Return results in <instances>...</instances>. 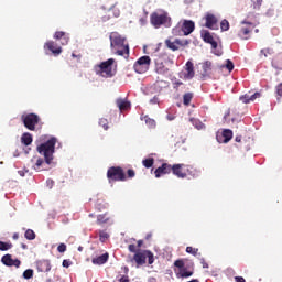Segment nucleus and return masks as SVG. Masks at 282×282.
Masks as SVG:
<instances>
[{
  "label": "nucleus",
  "mask_w": 282,
  "mask_h": 282,
  "mask_svg": "<svg viewBox=\"0 0 282 282\" xmlns=\"http://www.w3.org/2000/svg\"><path fill=\"white\" fill-rule=\"evenodd\" d=\"M109 39L113 54L129 58V43H127V37H123L118 32H111Z\"/></svg>",
  "instance_id": "obj_1"
},
{
  "label": "nucleus",
  "mask_w": 282,
  "mask_h": 282,
  "mask_svg": "<svg viewBox=\"0 0 282 282\" xmlns=\"http://www.w3.org/2000/svg\"><path fill=\"white\" fill-rule=\"evenodd\" d=\"M36 151L37 153H40V155L44 156L47 166H50V164H52L54 160V153L56 151V138L53 137L46 142L41 143L40 145H37Z\"/></svg>",
  "instance_id": "obj_2"
},
{
  "label": "nucleus",
  "mask_w": 282,
  "mask_h": 282,
  "mask_svg": "<svg viewBox=\"0 0 282 282\" xmlns=\"http://www.w3.org/2000/svg\"><path fill=\"white\" fill-rule=\"evenodd\" d=\"M172 173L180 180H186V177H197L198 175V172L195 167L184 163L173 164Z\"/></svg>",
  "instance_id": "obj_3"
},
{
  "label": "nucleus",
  "mask_w": 282,
  "mask_h": 282,
  "mask_svg": "<svg viewBox=\"0 0 282 282\" xmlns=\"http://www.w3.org/2000/svg\"><path fill=\"white\" fill-rule=\"evenodd\" d=\"M147 259H148L149 265H153V263L155 262V258L153 256V252H151V250L137 251L133 258L131 259V262L135 263V268H142V265L147 264Z\"/></svg>",
  "instance_id": "obj_4"
},
{
  "label": "nucleus",
  "mask_w": 282,
  "mask_h": 282,
  "mask_svg": "<svg viewBox=\"0 0 282 282\" xmlns=\"http://www.w3.org/2000/svg\"><path fill=\"white\" fill-rule=\"evenodd\" d=\"M113 63L116 59L109 58L106 62H101L99 65L95 66V72L98 76L102 78H112L113 76Z\"/></svg>",
  "instance_id": "obj_5"
},
{
  "label": "nucleus",
  "mask_w": 282,
  "mask_h": 282,
  "mask_svg": "<svg viewBox=\"0 0 282 282\" xmlns=\"http://www.w3.org/2000/svg\"><path fill=\"white\" fill-rule=\"evenodd\" d=\"M107 180L109 184L113 182H127V174L121 166H111L107 171Z\"/></svg>",
  "instance_id": "obj_6"
},
{
  "label": "nucleus",
  "mask_w": 282,
  "mask_h": 282,
  "mask_svg": "<svg viewBox=\"0 0 282 282\" xmlns=\"http://www.w3.org/2000/svg\"><path fill=\"white\" fill-rule=\"evenodd\" d=\"M151 24L158 30L164 25L165 28H171V19L166 13L153 12L150 15Z\"/></svg>",
  "instance_id": "obj_7"
},
{
  "label": "nucleus",
  "mask_w": 282,
  "mask_h": 282,
  "mask_svg": "<svg viewBox=\"0 0 282 282\" xmlns=\"http://www.w3.org/2000/svg\"><path fill=\"white\" fill-rule=\"evenodd\" d=\"M174 268L178 269V272H176L177 279H188L195 274L193 267H186L183 259L175 260Z\"/></svg>",
  "instance_id": "obj_8"
},
{
  "label": "nucleus",
  "mask_w": 282,
  "mask_h": 282,
  "mask_svg": "<svg viewBox=\"0 0 282 282\" xmlns=\"http://www.w3.org/2000/svg\"><path fill=\"white\" fill-rule=\"evenodd\" d=\"M21 120L29 131H36V127H39V123L41 122V117L39 115L31 112L26 115L21 116Z\"/></svg>",
  "instance_id": "obj_9"
},
{
  "label": "nucleus",
  "mask_w": 282,
  "mask_h": 282,
  "mask_svg": "<svg viewBox=\"0 0 282 282\" xmlns=\"http://www.w3.org/2000/svg\"><path fill=\"white\" fill-rule=\"evenodd\" d=\"M150 67H151V57L147 55L141 56L133 65V69L134 72H137V74H147Z\"/></svg>",
  "instance_id": "obj_10"
},
{
  "label": "nucleus",
  "mask_w": 282,
  "mask_h": 282,
  "mask_svg": "<svg viewBox=\"0 0 282 282\" xmlns=\"http://www.w3.org/2000/svg\"><path fill=\"white\" fill-rule=\"evenodd\" d=\"M47 164L46 160L41 156H33L30 162L29 166L33 169V171H47V167L45 165Z\"/></svg>",
  "instance_id": "obj_11"
},
{
  "label": "nucleus",
  "mask_w": 282,
  "mask_h": 282,
  "mask_svg": "<svg viewBox=\"0 0 282 282\" xmlns=\"http://www.w3.org/2000/svg\"><path fill=\"white\" fill-rule=\"evenodd\" d=\"M191 42L188 40H180L175 39L171 41V39L165 40V45L167 50H172V52H177L180 47H186Z\"/></svg>",
  "instance_id": "obj_12"
},
{
  "label": "nucleus",
  "mask_w": 282,
  "mask_h": 282,
  "mask_svg": "<svg viewBox=\"0 0 282 282\" xmlns=\"http://www.w3.org/2000/svg\"><path fill=\"white\" fill-rule=\"evenodd\" d=\"M1 263H3V265H7V268H21V260L12 259V254L10 253H7L1 258Z\"/></svg>",
  "instance_id": "obj_13"
},
{
  "label": "nucleus",
  "mask_w": 282,
  "mask_h": 282,
  "mask_svg": "<svg viewBox=\"0 0 282 282\" xmlns=\"http://www.w3.org/2000/svg\"><path fill=\"white\" fill-rule=\"evenodd\" d=\"M171 173H173V165L169 163H162V165L154 171L156 178L162 177V175H169Z\"/></svg>",
  "instance_id": "obj_14"
},
{
  "label": "nucleus",
  "mask_w": 282,
  "mask_h": 282,
  "mask_svg": "<svg viewBox=\"0 0 282 282\" xmlns=\"http://www.w3.org/2000/svg\"><path fill=\"white\" fill-rule=\"evenodd\" d=\"M154 63L158 74H166L169 68L164 66V55H155Z\"/></svg>",
  "instance_id": "obj_15"
},
{
  "label": "nucleus",
  "mask_w": 282,
  "mask_h": 282,
  "mask_svg": "<svg viewBox=\"0 0 282 282\" xmlns=\"http://www.w3.org/2000/svg\"><path fill=\"white\" fill-rule=\"evenodd\" d=\"M44 50H48L50 52H52V54H54V56L63 54V48L58 46V44H56V42L54 41L46 42L44 44Z\"/></svg>",
  "instance_id": "obj_16"
},
{
  "label": "nucleus",
  "mask_w": 282,
  "mask_h": 282,
  "mask_svg": "<svg viewBox=\"0 0 282 282\" xmlns=\"http://www.w3.org/2000/svg\"><path fill=\"white\" fill-rule=\"evenodd\" d=\"M205 28H208V30H217V17L213 13H206L205 15Z\"/></svg>",
  "instance_id": "obj_17"
},
{
  "label": "nucleus",
  "mask_w": 282,
  "mask_h": 282,
  "mask_svg": "<svg viewBox=\"0 0 282 282\" xmlns=\"http://www.w3.org/2000/svg\"><path fill=\"white\" fill-rule=\"evenodd\" d=\"M250 28H254V24H252L251 22H242V28L239 31V37L240 39H245L248 40V35L250 34L251 30Z\"/></svg>",
  "instance_id": "obj_18"
},
{
  "label": "nucleus",
  "mask_w": 282,
  "mask_h": 282,
  "mask_svg": "<svg viewBox=\"0 0 282 282\" xmlns=\"http://www.w3.org/2000/svg\"><path fill=\"white\" fill-rule=\"evenodd\" d=\"M181 30L184 33V36H188V34H193V32H195V22L191 20H185L183 22Z\"/></svg>",
  "instance_id": "obj_19"
},
{
  "label": "nucleus",
  "mask_w": 282,
  "mask_h": 282,
  "mask_svg": "<svg viewBox=\"0 0 282 282\" xmlns=\"http://www.w3.org/2000/svg\"><path fill=\"white\" fill-rule=\"evenodd\" d=\"M55 41H59L61 45H68L69 43V33L63 31H56L54 34Z\"/></svg>",
  "instance_id": "obj_20"
},
{
  "label": "nucleus",
  "mask_w": 282,
  "mask_h": 282,
  "mask_svg": "<svg viewBox=\"0 0 282 282\" xmlns=\"http://www.w3.org/2000/svg\"><path fill=\"white\" fill-rule=\"evenodd\" d=\"M202 39L205 43H209L213 50H217V41H215V37H213L209 31H203Z\"/></svg>",
  "instance_id": "obj_21"
},
{
  "label": "nucleus",
  "mask_w": 282,
  "mask_h": 282,
  "mask_svg": "<svg viewBox=\"0 0 282 282\" xmlns=\"http://www.w3.org/2000/svg\"><path fill=\"white\" fill-rule=\"evenodd\" d=\"M36 270L37 272H50V270H52V264L50 263V260L36 261Z\"/></svg>",
  "instance_id": "obj_22"
},
{
  "label": "nucleus",
  "mask_w": 282,
  "mask_h": 282,
  "mask_svg": "<svg viewBox=\"0 0 282 282\" xmlns=\"http://www.w3.org/2000/svg\"><path fill=\"white\" fill-rule=\"evenodd\" d=\"M185 72L184 78L187 80H192V78H195V66L193 65V62L188 61L185 65Z\"/></svg>",
  "instance_id": "obj_23"
},
{
  "label": "nucleus",
  "mask_w": 282,
  "mask_h": 282,
  "mask_svg": "<svg viewBox=\"0 0 282 282\" xmlns=\"http://www.w3.org/2000/svg\"><path fill=\"white\" fill-rule=\"evenodd\" d=\"M107 261H109V253H107V252L97 258H93V260H91L94 265H105V263H107Z\"/></svg>",
  "instance_id": "obj_24"
},
{
  "label": "nucleus",
  "mask_w": 282,
  "mask_h": 282,
  "mask_svg": "<svg viewBox=\"0 0 282 282\" xmlns=\"http://www.w3.org/2000/svg\"><path fill=\"white\" fill-rule=\"evenodd\" d=\"M257 98H261V93H254L253 95H242L240 97V100L245 104L248 105V102H253V100H257Z\"/></svg>",
  "instance_id": "obj_25"
},
{
  "label": "nucleus",
  "mask_w": 282,
  "mask_h": 282,
  "mask_svg": "<svg viewBox=\"0 0 282 282\" xmlns=\"http://www.w3.org/2000/svg\"><path fill=\"white\" fill-rule=\"evenodd\" d=\"M116 105H117V107H119V109L121 111H127V110L131 109V102H129L124 99H120V98L117 99Z\"/></svg>",
  "instance_id": "obj_26"
},
{
  "label": "nucleus",
  "mask_w": 282,
  "mask_h": 282,
  "mask_svg": "<svg viewBox=\"0 0 282 282\" xmlns=\"http://www.w3.org/2000/svg\"><path fill=\"white\" fill-rule=\"evenodd\" d=\"M221 135H223V142H224L225 144H228V142L232 140V130H230V129H225V130L223 131Z\"/></svg>",
  "instance_id": "obj_27"
},
{
  "label": "nucleus",
  "mask_w": 282,
  "mask_h": 282,
  "mask_svg": "<svg viewBox=\"0 0 282 282\" xmlns=\"http://www.w3.org/2000/svg\"><path fill=\"white\" fill-rule=\"evenodd\" d=\"M21 142L24 144V147H30V144L33 142V138L29 132H25L21 137Z\"/></svg>",
  "instance_id": "obj_28"
},
{
  "label": "nucleus",
  "mask_w": 282,
  "mask_h": 282,
  "mask_svg": "<svg viewBox=\"0 0 282 282\" xmlns=\"http://www.w3.org/2000/svg\"><path fill=\"white\" fill-rule=\"evenodd\" d=\"M261 6H263V0H251L249 3L250 10H261Z\"/></svg>",
  "instance_id": "obj_29"
},
{
  "label": "nucleus",
  "mask_w": 282,
  "mask_h": 282,
  "mask_svg": "<svg viewBox=\"0 0 282 282\" xmlns=\"http://www.w3.org/2000/svg\"><path fill=\"white\" fill-rule=\"evenodd\" d=\"M145 122V124L149 127V129H155V121L151 119L149 116H143L141 118Z\"/></svg>",
  "instance_id": "obj_30"
},
{
  "label": "nucleus",
  "mask_w": 282,
  "mask_h": 282,
  "mask_svg": "<svg viewBox=\"0 0 282 282\" xmlns=\"http://www.w3.org/2000/svg\"><path fill=\"white\" fill-rule=\"evenodd\" d=\"M191 122L198 131H202V129H206V126L200 122L199 119H191Z\"/></svg>",
  "instance_id": "obj_31"
},
{
  "label": "nucleus",
  "mask_w": 282,
  "mask_h": 282,
  "mask_svg": "<svg viewBox=\"0 0 282 282\" xmlns=\"http://www.w3.org/2000/svg\"><path fill=\"white\" fill-rule=\"evenodd\" d=\"M24 237L25 239H28V241H34V239H36V232H34V230L32 229H28L24 232Z\"/></svg>",
  "instance_id": "obj_32"
},
{
  "label": "nucleus",
  "mask_w": 282,
  "mask_h": 282,
  "mask_svg": "<svg viewBox=\"0 0 282 282\" xmlns=\"http://www.w3.org/2000/svg\"><path fill=\"white\" fill-rule=\"evenodd\" d=\"M12 248H13L12 242L0 241V252H7V250H12Z\"/></svg>",
  "instance_id": "obj_33"
},
{
  "label": "nucleus",
  "mask_w": 282,
  "mask_h": 282,
  "mask_svg": "<svg viewBox=\"0 0 282 282\" xmlns=\"http://www.w3.org/2000/svg\"><path fill=\"white\" fill-rule=\"evenodd\" d=\"M191 100H193V93H186L183 95V105H185V107L191 105Z\"/></svg>",
  "instance_id": "obj_34"
},
{
  "label": "nucleus",
  "mask_w": 282,
  "mask_h": 282,
  "mask_svg": "<svg viewBox=\"0 0 282 282\" xmlns=\"http://www.w3.org/2000/svg\"><path fill=\"white\" fill-rule=\"evenodd\" d=\"M142 164L145 169H151L155 164V160L153 158L144 159Z\"/></svg>",
  "instance_id": "obj_35"
},
{
  "label": "nucleus",
  "mask_w": 282,
  "mask_h": 282,
  "mask_svg": "<svg viewBox=\"0 0 282 282\" xmlns=\"http://www.w3.org/2000/svg\"><path fill=\"white\" fill-rule=\"evenodd\" d=\"M109 221V218L107 217V214H101L97 216V224L101 226V224H107Z\"/></svg>",
  "instance_id": "obj_36"
},
{
  "label": "nucleus",
  "mask_w": 282,
  "mask_h": 282,
  "mask_svg": "<svg viewBox=\"0 0 282 282\" xmlns=\"http://www.w3.org/2000/svg\"><path fill=\"white\" fill-rule=\"evenodd\" d=\"M220 30L223 32H228V30H230V22H228V20H223L220 22Z\"/></svg>",
  "instance_id": "obj_37"
},
{
  "label": "nucleus",
  "mask_w": 282,
  "mask_h": 282,
  "mask_svg": "<svg viewBox=\"0 0 282 282\" xmlns=\"http://www.w3.org/2000/svg\"><path fill=\"white\" fill-rule=\"evenodd\" d=\"M99 127H102V129L107 131L109 129V120H107L106 118H100Z\"/></svg>",
  "instance_id": "obj_38"
},
{
  "label": "nucleus",
  "mask_w": 282,
  "mask_h": 282,
  "mask_svg": "<svg viewBox=\"0 0 282 282\" xmlns=\"http://www.w3.org/2000/svg\"><path fill=\"white\" fill-rule=\"evenodd\" d=\"M107 239H109V235L107 234V231H99V241H101V243H105V241H107Z\"/></svg>",
  "instance_id": "obj_39"
},
{
  "label": "nucleus",
  "mask_w": 282,
  "mask_h": 282,
  "mask_svg": "<svg viewBox=\"0 0 282 282\" xmlns=\"http://www.w3.org/2000/svg\"><path fill=\"white\" fill-rule=\"evenodd\" d=\"M212 67H213V62H210V61H207L203 64V69L205 72V74H208V72H210Z\"/></svg>",
  "instance_id": "obj_40"
},
{
  "label": "nucleus",
  "mask_w": 282,
  "mask_h": 282,
  "mask_svg": "<svg viewBox=\"0 0 282 282\" xmlns=\"http://www.w3.org/2000/svg\"><path fill=\"white\" fill-rule=\"evenodd\" d=\"M186 252L188 254H193V257H197V253L199 252V249L193 248V247H186Z\"/></svg>",
  "instance_id": "obj_41"
},
{
  "label": "nucleus",
  "mask_w": 282,
  "mask_h": 282,
  "mask_svg": "<svg viewBox=\"0 0 282 282\" xmlns=\"http://www.w3.org/2000/svg\"><path fill=\"white\" fill-rule=\"evenodd\" d=\"M23 276L24 279H32V276H34V270L32 269H28L23 272Z\"/></svg>",
  "instance_id": "obj_42"
},
{
  "label": "nucleus",
  "mask_w": 282,
  "mask_h": 282,
  "mask_svg": "<svg viewBox=\"0 0 282 282\" xmlns=\"http://www.w3.org/2000/svg\"><path fill=\"white\" fill-rule=\"evenodd\" d=\"M226 69H228V72H232V69H235V64L232 63V61H226Z\"/></svg>",
  "instance_id": "obj_43"
},
{
  "label": "nucleus",
  "mask_w": 282,
  "mask_h": 282,
  "mask_svg": "<svg viewBox=\"0 0 282 282\" xmlns=\"http://www.w3.org/2000/svg\"><path fill=\"white\" fill-rule=\"evenodd\" d=\"M126 177H128L129 180H133V177H135V170L129 169L127 171V176Z\"/></svg>",
  "instance_id": "obj_44"
},
{
  "label": "nucleus",
  "mask_w": 282,
  "mask_h": 282,
  "mask_svg": "<svg viewBox=\"0 0 282 282\" xmlns=\"http://www.w3.org/2000/svg\"><path fill=\"white\" fill-rule=\"evenodd\" d=\"M57 252H67V245L65 243H59L58 247H57Z\"/></svg>",
  "instance_id": "obj_45"
},
{
  "label": "nucleus",
  "mask_w": 282,
  "mask_h": 282,
  "mask_svg": "<svg viewBox=\"0 0 282 282\" xmlns=\"http://www.w3.org/2000/svg\"><path fill=\"white\" fill-rule=\"evenodd\" d=\"M276 95L282 98V83L275 87Z\"/></svg>",
  "instance_id": "obj_46"
},
{
  "label": "nucleus",
  "mask_w": 282,
  "mask_h": 282,
  "mask_svg": "<svg viewBox=\"0 0 282 282\" xmlns=\"http://www.w3.org/2000/svg\"><path fill=\"white\" fill-rule=\"evenodd\" d=\"M128 250L129 252H138V249H135V245H129Z\"/></svg>",
  "instance_id": "obj_47"
},
{
  "label": "nucleus",
  "mask_w": 282,
  "mask_h": 282,
  "mask_svg": "<svg viewBox=\"0 0 282 282\" xmlns=\"http://www.w3.org/2000/svg\"><path fill=\"white\" fill-rule=\"evenodd\" d=\"M62 265H63V268H69V265H72V261H69V260H63Z\"/></svg>",
  "instance_id": "obj_48"
},
{
  "label": "nucleus",
  "mask_w": 282,
  "mask_h": 282,
  "mask_svg": "<svg viewBox=\"0 0 282 282\" xmlns=\"http://www.w3.org/2000/svg\"><path fill=\"white\" fill-rule=\"evenodd\" d=\"M183 85V83L182 82H175L174 84H173V87L175 88V89H178L180 88V86H182Z\"/></svg>",
  "instance_id": "obj_49"
},
{
  "label": "nucleus",
  "mask_w": 282,
  "mask_h": 282,
  "mask_svg": "<svg viewBox=\"0 0 282 282\" xmlns=\"http://www.w3.org/2000/svg\"><path fill=\"white\" fill-rule=\"evenodd\" d=\"M261 54H263L264 56H268V54H270V48L261 50Z\"/></svg>",
  "instance_id": "obj_50"
},
{
  "label": "nucleus",
  "mask_w": 282,
  "mask_h": 282,
  "mask_svg": "<svg viewBox=\"0 0 282 282\" xmlns=\"http://www.w3.org/2000/svg\"><path fill=\"white\" fill-rule=\"evenodd\" d=\"M235 281L236 282H246V279H243V276H236Z\"/></svg>",
  "instance_id": "obj_51"
},
{
  "label": "nucleus",
  "mask_w": 282,
  "mask_h": 282,
  "mask_svg": "<svg viewBox=\"0 0 282 282\" xmlns=\"http://www.w3.org/2000/svg\"><path fill=\"white\" fill-rule=\"evenodd\" d=\"M119 282H129V276L127 275L121 276Z\"/></svg>",
  "instance_id": "obj_52"
},
{
  "label": "nucleus",
  "mask_w": 282,
  "mask_h": 282,
  "mask_svg": "<svg viewBox=\"0 0 282 282\" xmlns=\"http://www.w3.org/2000/svg\"><path fill=\"white\" fill-rule=\"evenodd\" d=\"M158 100H159L158 97H153V98L150 100V102H151V105H158Z\"/></svg>",
  "instance_id": "obj_53"
},
{
  "label": "nucleus",
  "mask_w": 282,
  "mask_h": 282,
  "mask_svg": "<svg viewBox=\"0 0 282 282\" xmlns=\"http://www.w3.org/2000/svg\"><path fill=\"white\" fill-rule=\"evenodd\" d=\"M202 265H203V268H205V269L208 268V263L206 262V260H204V259L202 260Z\"/></svg>",
  "instance_id": "obj_54"
},
{
  "label": "nucleus",
  "mask_w": 282,
  "mask_h": 282,
  "mask_svg": "<svg viewBox=\"0 0 282 282\" xmlns=\"http://www.w3.org/2000/svg\"><path fill=\"white\" fill-rule=\"evenodd\" d=\"M138 245V248H142V245L144 243V241L143 240H138V242H137Z\"/></svg>",
  "instance_id": "obj_55"
},
{
  "label": "nucleus",
  "mask_w": 282,
  "mask_h": 282,
  "mask_svg": "<svg viewBox=\"0 0 282 282\" xmlns=\"http://www.w3.org/2000/svg\"><path fill=\"white\" fill-rule=\"evenodd\" d=\"M72 57H73V58H80V55H76V53H73V54H72Z\"/></svg>",
  "instance_id": "obj_56"
},
{
  "label": "nucleus",
  "mask_w": 282,
  "mask_h": 282,
  "mask_svg": "<svg viewBox=\"0 0 282 282\" xmlns=\"http://www.w3.org/2000/svg\"><path fill=\"white\" fill-rule=\"evenodd\" d=\"M21 248H22L23 250H28V245L22 243V245H21Z\"/></svg>",
  "instance_id": "obj_57"
},
{
  "label": "nucleus",
  "mask_w": 282,
  "mask_h": 282,
  "mask_svg": "<svg viewBox=\"0 0 282 282\" xmlns=\"http://www.w3.org/2000/svg\"><path fill=\"white\" fill-rule=\"evenodd\" d=\"M236 142H241L242 141V139H241V137L239 135V137H236Z\"/></svg>",
  "instance_id": "obj_58"
},
{
  "label": "nucleus",
  "mask_w": 282,
  "mask_h": 282,
  "mask_svg": "<svg viewBox=\"0 0 282 282\" xmlns=\"http://www.w3.org/2000/svg\"><path fill=\"white\" fill-rule=\"evenodd\" d=\"M13 239L14 240L19 239V234H13Z\"/></svg>",
  "instance_id": "obj_59"
},
{
  "label": "nucleus",
  "mask_w": 282,
  "mask_h": 282,
  "mask_svg": "<svg viewBox=\"0 0 282 282\" xmlns=\"http://www.w3.org/2000/svg\"><path fill=\"white\" fill-rule=\"evenodd\" d=\"M174 118L173 117H167V120H173Z\"/></svg>",
  "instance_id": "obj_60"
},
{
  "label": "nucleus",
  "mask_w": 282,
  "mask_h": 282,
  "mask_svg": "<svg viewBox=\"0 0 282 282\" xmlns=\"http://www.w3.org/2000/svg\"><path fill=\"white\" fill-rule=\"evenodd\" d=\"M78 250H79V251L83 250V247H79Z\"/></svg>",
  "instance_id": "obj_61"
},
{
  "label": "nucleus",
  "mask_w": 282,
  "mask_h": 282,
  "mask_svg": "<svg viewBox=\"0 0 282 282\" xmlns=\"http://www.w3.org/2000/svg\"><path fill=\"white\" fill-rule=\"evenodd\" d=\"M150 238V236H147V239H149Z\"/></svg>",
  "instance_id": "obj_62"
}]
</instances>
